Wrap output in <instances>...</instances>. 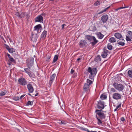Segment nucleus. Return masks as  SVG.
<instances>
[{
  "label": "nucleus",
  "instance_id": "24",
  "mask_svg": "<svg viewBox=\"0 0 132 132\" xmlns=\"http://www.w3.org/2000/svg\"><path fill=\"white\" fill-rule=\"evenodd\" d=\"M101 57L100 55H98L97 57L95 59V61L98 62L101 60Z\"/></svg>",
  "mask_w": 132,
  "mask_h": 132
},
{
  "label": "nucleus",
  "instance_id": "50",
  "mask_svg": "<svg viewBox=\"0 0 132 132\" xmlns=\"http://www.w3.org/2000/svg\"><path fill=\"white\" fill-rule=\"evenodd\" d=\"M24 96V95H22L20 97V99H21L22 98H23Z\"/></svg>",
  "mask_w": 132,
  "mask_h": 132
},
{
  "label": "nucleus",
  "instance_id": "4",
  "mask_svg": "<svg viewBox=\"0 0 132 132\" xmlns=\"http://www.w3.org/2000/svg\"><path fill=\"white\" fill-rule=\"evenodd\" d=\"M88 72L90 73L89 75V78L91 79H93L94 77L96 75L97 72V69L96 68H94L92 69L90 67H89L88 69Z\"/></svg>",
  "mask_w": 132,
  "mask_h": 132
},
{
  "label": "nucleus",
  "instance_id": "31",
  "mask_svg": "<svg viewBox=\"0 0 132 132\" xmlns=\"http://www.w3.org/2000/svg\"><path fill=\"white\" fill-rule=\"evenodd\" d=\"M107 97L106 96L103 94H102L100 96V98L102 100H103L106 98Z\"/></svg>",
  "mask_w": 132,
  "mask_h": 132
},
{
  "label": "nucleus",
  "instance_id": "62",
  "mask_svg": "<svg viewBox=\"0 0 132 132\" xmlns=\"http://www.w3.org/2000/svg\"><path fill=\"white\" fill-rule=\"evenodd\" d=\"M10 42H11V40L10 39Z\"/></svg>",
  "mask_w": 132,
  "mask_h": 132
},
{
  "label": "nucleus",
  "instance_id": "22",
  "mask_svg": "<svg viewBox=\"0 0 132 132\" xmlns=\"http://www.w3.org/2000/svg\"><path fill=\"white\" fill-rule=\"evenodd\" d=\"M109 41L111 43H113L116 42V40L114 37H112L109 39Z\"/></svg>",
  "mask_w": 132,
  "mask_h": 132
},
{
  "label": "nucleus",
  "instance_id": "36",
  "mask_svg": "<svg viewBox=\"0 0 132 132\" xmlns=\"http://www.w3.org/2000/svg\"><path fill=\"white\" fill-rule=\"evenodd\" d=\"M32 103L30 101H29L27 103V105H32Z\"/></svg>",
  "mask_w": 132,
  "mask_h": 132
},
{
  "label": "nucleus",
  "instance_id": "21",
  "mask_svg": "<svg viewBox=\"0 0 132 132\" xmlns=\"http://www.w3.org/2000/svg\"><path fill=\"white\" fill-rule=\"evenodd\" d=\"M47 34V31L46 30H44L42 33L41 35V38H45Z\"/></svg>",
  "mask_w": 132,
  "mask_h": 132
},
{
  "label": "nucleus",
  "instance_id": "28",
  "mask_svg": "<svg viewBox=\"0 0 132 132\" xmlns=\"http://www.w3.org/2000/svg\"><path fill=\"white\" fill-rule=\"evenodd\" d=\"M127 36L128 37H129L131 39H132V32L131 31H128Z\"/></svg>",
  "mask_w": 132,
  "mask_h": 132
},
{
  "label": "nucleus",
  "instance_id": "15",
  "mask_svg": "<svg viewBox=\"0 0 132 132\" xmlns=\"http://www.w3.org/2000/svg\"><path fill=\"white\" fill-rule=\"evenodd\" d=\"M108 18V16L106 14L102 16L101 18V19L103 23H104L106 22Z\"/></svg>",
  "mask_w": 132,
  "mask_h": 132
},
{
  "label": "nucleus",
  "instance_id": "63",
  "mask_svg": "<svg viewBox=\"0 0 132 132\" xmlns=\"http://www.w3.org/2000/svg\"><path fill=\"white\" fill-rule=\"evenodd\" d=\"M34 57H35V56L34 55Z\"/></svg>",
  "mask_w": 132,
  "mask_h": 132
},
{
  "label": "nucleus",
  "instance_id": "53",
  "mask_svg": "<svg viewBox=\"0 0 132 132\" xmlns=\"http://www.w3.org/2000/svg\"><path fill=\"white\" fill-rule=\"evenodd\" d=\"M61 124H64L65 123L64 122V121H61Z\"/></svg>",
  "mask_w": 132,
  "mask_h": 132
},
{
  "label": "nucleus",
  "instance_id": "58",
  "mask_svg": "<svg viewBox=\"0 0 132 132\" xmlns=\"http://www.w3.org/2000/svg\"><path fill=\"white\" fill-rule=\"evenodd\" d=\"M117 110V109H116H116H114V111H116Z\"/></svg>",
  "mask_w": 132,
  "mask_h": 132
},
{
  "label": "nucleus",
  "instance_id": "19",
  "mask_svg": "<svg viewBox=\"0 0 132 132\" xmlns=\"http://www.w3.org/2000/svg\"><path fill=\"white\" fill-rule=\"evenodd\" d=\"M27 88L30 92H33V88L32 85L30 84H28L27 85Z\"/></svg>",
  "mask_w": 132,
  "mask_h": 132
},
{
  "label": "nucleus",
  "instance_id": "51",
  "mask_svg": "<svg viewBox=\"0 0 132 132\" xmlns=\"http://www.w3.org/2000/svg\"><path fill=\"white\" fill-rule=\"evenodd\" d=\"M7 56H8V57L9 58V59L10 58H11V56L10 55V54H7Z\"/></svg>",
  "mask_w": 132,
  "mask_h": 132
},
{
  "label": "nucleus",
  "instance_id": "32",
  "mask_svg": "<svg viewBox=\"0 0 132 132\" xmlns=\"http://www.w3.org/2000/svg\"><path fill=\"white\" fill-rule=\"evenodd\" d=\"M127 7H120L117 8L116 9H115V10L116 11H117L121 9H124V8H127Z\"/></svg>",
  "mask_w": 132,
  "mask_h": 132
},
{
  "label": "nucleus",
  "instance_id": "16",
  "mask_svg": "<svg viewBox=\"0 0 132 132\" xmlns=\"http://www.w3.org/2000/svg\"><path fill=\"white\" fill-rule=\"evenodd\" d=\"M87 42L85 40H81L79 43V45L81 47H82L86 44Z\"/></svg>",
  "mask_w": 132,
  "mask_h": 132
},
{
  "label": "nucleus",
  "instance_id": "26",
  "mask_svg": "<svg viewBox=\"0 0 132 132\" xmlns=\"http://www.w3.org/2000/svg\"><path fill=\"white\" fill-rule=\"evenodd\" d=\"M127 73L129 77L132 78V70H129L128 71Z\"/></svg>",
  "mask_w": 132,
  "mask_h": 132
},
{
  "label": "nucleus",
  "instance_id": "25",
  "mask_svg": "<svg viewBox=\"0 0 132 132\" xmlns=\"http://www.w3.org/2000/svg\"><path fill=\"white\" fill-rule=\"evenodd\" d=\"M98 37L100 39H102L104 37V35L101 32H99L97 34Z\"/></svg>",
  "mask_w": 132,
  "mask_h": 132
},
{
  "label": "nucleus",
  "instance_id": "60",
  "mask_svg": "<svg viewBox=\"0 0 132 132\" xmlns=\"http://www.w3.org/2000/svg\"><path fill=\"white\" fill-rule=\"evenodd\" d=\"M31 35H32V36L33 35V34H32H32H31Z\"/></svg>",
  "mask_w": 132,
  "mask_h": 132
},
{
  "label": "nucleus",
  "instance_id": "52",
  "mask_svg": "<svg viewBox=\"0 0 132 132\" xmlns=\"http://www.w3.org/2000/svg\"><path fill=\"white\" fill-rule=\"evenodd\" d=\"M8 64L9 65H10L11 64V62L9 61V63H8Z\"/></svg>",
  "mask_w": 132,
  "mask_h": 132
},
{
  "label": "nucleus",
  "instance_id": "13",
  "mask_svg": "<svg viewBox=\"0 0 132 132\" xmlns=\"http://www.w3.org/2000/svg\"><path fill=\"white\" fill-rule=\"evenodd\" d=\"M125 40L124 39L121 38L117 40V43L119 45L123 46L125 44Z\"/></svg>",
  "mask_w": 132,
  "mask_h": 132
},
{
  "label": "nucleus",
  "instance_id": "29",
  "mask_svg": "<svg viewBox=\"0 0 132 132\" xmlns=\"http://www.w3.org/2000/svg\"><path fill=\"white\" fill-rule=\"evenodd\" d=\"M8 51L11 53H12L15 52V49L12 48H10Z\"/></svg>",
  "mask_w": 132,
  "mask_h": 132
},
{
  "label": "nucleus",
  "instance_id": "33",
  "mask_svg": "<svg viewBox=\"0 0 132 132\" xmlns=\"http://www.w3.org/2000/svg\"><path fill=\"white\" fill-rule=\"evenodd\" d=\"M126 40L127 41V42H129L130 41H131V38H130L129 37H128V36L127 35L126 36Z\"/></svg>",
  "mask_w": 132,
  "mask_h": 132
},
{
  "label": "nucleus",
  "instance_id": "57",
  "mask_svg": "<svg viewBox=\"0 0 132 132\" xmlns=\"http://www.w3.org/2000/svg\"><path fill=\"white\" fill-rule=\"evenodd\" d=\"M38 93H37L35 95V96H38Z\"/></svg>",
  "mask_w": 132,
  "mask_h": 132
},
{
  "label": "nucleus",
  "instance_id": "6",
  "mask_svg": "<svg viewBox=\"0 0 132 132\" xmlns=\"http://www.w3.org/2000/svg\"><path fill=\"white\" fill-rule=\"evenodd\" d=\"M16 15L18 16L19 18H25L27 19L29 16L28 13L26 12H21V13L18 12L16 13Z\"/></svg>",
  "mask_w": 132,
  "mask_h": 132
},
{
  "label": "nucleus",
  "instance_id": "55",
  "mask_svg": "<svg viewBox=\"0 0 132 132\" xmlns=\"http://www.w3.org/2000/svg\"><path fill=\"white\" fill-rule=\"evenodd\" d=\"M3 96L1 93H0V96Z\"/></svg>",
  "mask_w": 132,
  "mask_h": 132
},
{
  "label": "nucleus",
  "instance_id": "59",
  "mask_svg": "<svg viewBox=\"0 0 132 132\" xmlns=\"http://www.w3.org/2000/svg\"><path fill=\"white\" fill-rule=\"evenodd\" d=\"M50 0V1H54V0Z\"/></svg>",
  "mask_w": 132,
  "mask_h": 132
},
{
  "label": "nucleus",
  "instance_id": "10",
  "mask_svg": "<svg viewBox=\"0 0 132 132\" xmlns=\"http://www.w3.org/2000/svg\"><path fill=\"white\" fill-rule=\"evenodd\" d=\"M106 48H103V51L102 53L101 56L103 58H105L108 55L109 53V51L106 49Z\"/></svg>",
  "mask_w": 132,
  "mask_h": 132
},
{
  "label": "nucleus",
  "instance_id": "9",
  "mask_svg": "<svg viewBox=\"0 0 132 132\" xmlns=\"http://www.w3.org/2000/svg\"><path fill=\"white\" fill-rule=\"evenodd\" d=\"M112 97L114 99L117 100L121 98V95L119 93H115L113 94Z\"/></svg>",
  "mask_w": 132,
  "mask_h": 132
},
{
  "label": "nucleus",
  "instance_id": "11",
  "mask_svg": "<svg viewBox=\"0 0 132 132\" xmlns=\"http://www.w3.org/2000/svg\"><path fill=\"white\" fill-rule=\"evenodd\" d=\"M35 22H43V18L42 16L41 15H39L37 16L36 18H35Z\"/></svg>",
  "mask_w": 132,
  "mask_h": 132
},
{
  "label": "nucleus",
  "instance_id": "44",
  "mask_svg": "<svg viewBox=\"0 0 132 132\" xmlns=\"http://www.w3.org/2000/svg\"><path fill=\"white\" fill-rule=\"evenodd\" d=\"M5 46L6 48L8 50H9V48H10L9 46L6 44H5Z\"/></svg>",
  "mask_w": 132,
  "mask_h": 132
},
{
  "label": "nucleus",
  "instance_id": "34",
  "mask_svg": "<svg viewBox=\"0 0 132 132\" xmlns=\"http://www.w3.org/2000/svg\"><path fill=\"white\" fill-rule=\"evenodd\" d=\"M80 129L82 130L86 131H88V129L85 128L81 127Z\"/></svg>",
  "mask_w": 132,
  "mask_h": 132
},
{
  "label": "nucleus",
  "instance_id": "14",
  "mask_svg": "<svg viewBox=\"0 0 132 132\" xmlns=\"http://www.w3.org/2000/svg\"><path fill=\"white\" fill-rule=\"evenodd\" d=\"M56 76V74L55 73H54L50 76V80L49 81V84L50 86L51 85L53 82Z\"/></svg>",
  "mask_w": 132,
  "mask_h": 132
},
{
  "label": "nucleus",
  "instance_id": "30",
  "mask_svg": "<svg viewBox=\"0 0 132 132\" xmlns=\"http://www.w3.org/2000/svg\"><path fill=\"white\" fill-rule=\"evenodd\" d=\"M112 46L110 43H109L108 45V48L109 50H111L112 49Z\"/></svg>",
  "mask_w": 132,
  "mask_h": 132
},
{
  "label": "nucleus",
  "instance_id": "5",
  "mask_svg": "<svg viewBox=\"0 0 132 132\" xmlns=\"http://www.w3.org/2000/svg\"><path fill=\"white\" fill-rule=\"evenodd\" d=\"M113 85L114 88L119 91H122L124 88V86L121 84H119L114 82Z\"/></svg>",
  "mask_w": 132,
  "mask_h": 132
},
{
  "label": "nucleus",
  "instance_id": "46",
  "mask_svg": "<svg viewBox=\"0 0 132 132\" xmlns=\"http://www.w3.org/2000/svg\"><path fill=\"white\" fill-rule=\"evenodd\" d=\"M75 70H73V69H71L70 73L71 74H73Z\"/></svg>",
  "mask_w": 132,
  "mask_h": 132
},
{
  "label": "nucleus",
  "instance_id": "23",
  "mask_svg": "<svg viewBox=\"0 0 132 132\" xmlns=\"http://www.w3.org/2000/svg\"><path fill=\"white\" fill-rule=\"evenodd\" d=\"M58 58V56L57 55H56L54 56L53 58L52 63H54L57 60Z\"/></svg>",
  "mask_w": 132,
  "mask_h": 132
},
{
  "label": "nucleus",
  "instance_id": "43",
  "mask_svg": "<svg viewBox=\"0 0 132 132\" xmlns=\"http://www.w3.org/2000/svg\"><path fill=\"white\" fill-rule=\"evenodd\" d=\"M121 105V104L120 103L117 106L116 108V109H118L119 108H120Z\"/></svg>",
  "mask_w": 132,
  "mask_h": 132
},
{
  "label": "nucleus",
  "instance_id": "27",
  "mask_svg": "<svg viewBox=\"0 0 132 132\" xmlns=\"http://www.w3.org/2000/svg\"><path fill=\"white\" fill-rule=\"evenodd\" d=\"M110 7V6L106 8L103 11H101L100 12H99L98 13V14H100L104 12H106L107 11V10H108Z\"/></svg>",
  "mask_w": 132,
  "mask_h": 132
},
{
  "label": "nucleus",
  "instance_id": "41",
  "mask_svg": "<svg viewBox=\"0 0 132 132\" xmlns=\"http://www.w3.org/2000/svg\"><path fill=\"white\" fill-rule=\"evenodd\" d=\"M51 57V55H50L48 56L46 58V61H49V60L50 59Z\"/></svg>",
  "mask_w": 132,
  "mask_h": 132
},
{
  "label": "nucleus",
  "instance_id": "56",
  "mask_svg": "<svg viewBox=\"0 0 132 132\" xmlns=\"http://www.w3.org/2000/svg\"><path fill=\"white\" fill-rule=\"evenodd\" d=\"M3 96L1 93H0V96Z\"/></svg>",
  "mask_w": 132,
  "mask_h": 132
},
{
  "label": "nucleus",
  "instance_id": "18",
  "mask_svg": "<svg viewBox=\"0 0 132 132\" xmlns=\"http://www.w3.org/2000/svg\"><path fill=\"white\" fill-rule=\"evenodd\" d=\"M114 36L117 39H120L121 38H122V35L120 33L118 32L115 33Z\"/></svg>",
  "mask_w": 132,
  "mask_h": 132
},
{
  "label": "nucleus",
  "instance_id": "45",
  "mask_svg": "<svg viewBox=\"0 0 132 132\" xmlns=\"http://www.w3.org/2000/svg\"><path fill=\"white\" fill-rule=\"evenodd\" d=\"M121 120L122 121H124L125 120V119L123 117H122L121 118Z\"/></svg>",
  "mask_w": 132,
  "mask_h": 132
},
{
  "label": "nucleus",
  "instance_id": "64",
  "mask_svg": "<svg viewBox=\"0 0 132 132\" xmlns=\"http://www.w3.org/2000/svg\"><path fill=\"white\" fill-rule=\"evenodd\" d=\"M31 40H32V39H31Z\"/></svg>",
  "mask_w": 132,
  "mask_h": 132
},
{
  "label": "nucleus",
  "instance_id": "17",
  "mask_svg": "<svg viewBox=\"0 0 132 132\" xmlns=\"http://www.w3.org/2000/svg\"><path fill=\"white\" fill-rule=\"evenodd\" d=\"M92 41H93L91 42L90 43L93 46L95 45L98 41L97 40H96L95 37L94 36L93 37V39Z\"/></svg>",
  "mask_w": 132,
  "mask_h": 132
},
{
  "label": "nucleus",
  "instance_id": "42",
  "mask_svg": "<svg viewBox=\"0 0 132 132\" xmlns=\"http://www.w3.org/2000/svg\"><path fill=\"white\" fill-rule=\"evenodd\" d=\"M3 95V96L5 95L6 93V92L5 90H3L2 92H1Z\"/></svg>",
  "mask_w": 132,
  "mask_h": 132
},
{
  "label": "nucleus",
  "instance_id": "48",
  "mask_svg": "<svg viewBox=\"0 0 132 132\" xmlns=\"http://www.w3.org/2000/svg\"><path fill=\"white\" fill-rule=\"evenodd\" d=\"M66 26V25L65 24H63L62 25V29H63L64 26Z\"/></svg>",
  "mask_w": 132,
  "mask_h": 132
},
{
  "label": "nucleus",
  "instance_id": "47",
  "mask_svg": "<svg viewBox=\"0 0 132 132\" xmlns=\"http://www.w3.org/2000/svg\"><path fill=\"white\" fill-rule=\"evenodd\" d=\"M77 73H75L73 76V78L76 77L77 76Z\"/></svg>",
  "mask_w": 132,
  "mask_h": 132
},
{
  "label": "nucleus",
  "instance_id": "2",
  "mask_svg": "<svg viewBox=\"0 0 132 132\" xmlns=\"http://www.w3.org/2000/svg\"><path fill=\"white\" fill-rule=\"evenodd\" d=\"M93 82L90 80L87 79L86 82L84 85L83 89L84 92H86L87 93H89L90 92V86L92 84Z\"/></svg>",
  "mask_w": 132,
  "mask_h": 132
},
{
  "label": "nucleus",
  "instance_id": "8",
  "mask_svg": "<svg viewBox=\"0 0 132 132\" xmlns=\"http://www.w3.org/2000/svg\"><path fill=\"white\" fill-rule=\"evenodd\" d=\"M42 28L41 25V24H38L34 27V31H36L38 33H39L41 32V30Z\"/></svg>",
  "mask_w": 132,
  "mask_h": 132
},
{
  "label": "nucleus",
  "instance_id": "49",
  "mask_svg": "<svg viewBox=\"0 0 132 132\" xmlns=\"http://www.w3.org/2000/svg\"><path fill=\"white\" fill-rule=\"evenodd\" d=\"M88 132H97L96 131H90L88 129V131H87Z\"/></svg>",
  "mask_w": 132,
  "mask_h": 132
},
{
  "label": "nucleus",
  "instance_id": "37",
  "mask_svg": "<svg viewBox=\"0 0 132 132\" xmlns=\"http://www.w3.org/2000/svg\"><path fill=\"white\" fill-rule=\"evenodd\" d=\"M19 97L17 96V97H14L13 98V99L15 101H17L18 100H19Z\"/></svg>",
  "mask_w": 132,
  "mask_h": 132
},
{
  "label": "nucleus",
  "instance_id": "40",
  "mask_svg": "<svg viewBox=\"0 0 132 132\" xmlns=\"http://www.w3.org/2000/svg\"><path fill=\"white\" fill-rule=\"evenodd\" d=\"M9 61L11 62H14V59L12 57H11L9 59Z\"/></svg>",
  "mask_w": 132,
  "mask_h": 132
},
{
  "label": "nucleus",
  "instance_id": "38",
  "mask_svg": "<svg viewBox=\"0 0 132 132\" xmlns=\"http://www.w3.org/2000/svg\"><path fill=\"white\" fill-rule=\"evenodd\" d=\"M39 36L38 35L36 34H35V38L34 39V41L36 42L37 38H38V37Z\"/></svg>",
  "mask_w": 132,
  "mask_h": 132
},
{
  "label": "nucleus",
  "instance_id": "3",
  "mask_svg": "<svg viewBox=\"0 0 132 132\" xmlns=\"http://www.w3.org/2000/svg\"><path fill=\"white\" fill-rule=\"evenodd\" d=\"M26 62L27 63L28 68L25 69L24 70L28 74L30 77H32V75L31 74L30 72H29L30 70L29 69L31 68L33 64L32 60H31L30 58H29L26 60Z\"/></svg>",
  "mask_w": 132,
  "mask_h": 132
},
{
  "label": "nucleus",
  "instance_id": "54",
  "mask_svg": "<svg viewBox=\"0 0 132 132\" xmlns=\"http://www.w3.org/2000/svg\"><path fill=\"white\" fill-rule=\"evenodd\" d=\"M81 59L80 58H78L77 59V61H79V60H80Z\"/></svg>",
  "mask_w": 132,
  "mask_h": 132
},
{
  "label": "nucleus",
  "instance_id": "7",
  "mask_svg": "<svg viewBox=\"0 0 132 132\" xmlns=\"http://www.w3.org/2000/svg\"><path fill=\"white\" fill-rule=\"evenodd\" d=\"M105 105H104V102L101 101L98 102L97 104V108L100 110L103 109L104 108Z\"/></svg>",
  "mask_w": 132,
  "mask_h": 132
},
{
  "label": "nucleus",
  "instance_id": "61",
  "mask_svg": "<svg viewBox=\"0 0 132 132\" xmlns=\"http://www.w3.org/2000/svg\"><path fill=\"white\" fill-rule=\"evenodd\" d=\"M28 95H31L30 94H29Z\"/></svg>",
  "mask_w": 132,
  "mask_h": 132
},
{
  "label": "nucleus",
  "instance_id": "12",
  "mask_svg": "<svg viewBox=\"0 0 132 132\" xmlns=\"http://www.w3.org/2000/svg\"><path fill=\"white\" fill-rule=\"evenodd\" d=\"M18 81L19 84L22 85H25L27 84L26 81L25 79L23 78L19 79Z\"/></svg>",
  "mask_w": 132,
  "mask_h": 132
},
{
  "label": "nucleus",
  "instance_id": "1",
  "mask_svg": "<svg viewBox=\"0 0 132 132\" xmlns=\"http://www.w3.org/2000/svg\"><path fill=\"white\" fill-rule=\"evenodd\" d=\"M106 111L102 110L96 109L95 112L96 113V118L97 120V123L99 125L102 124L103 119H105L106 117Z\"/></svg>",
  "mask_w": 132,
  "mask_h": 132
},
{
  "label": "nucleus",
  "instance_id": "35",
  "mask_svg": "<svg viewBox=\"0 0 132 132\" xmlns=\"http://www.w3.org/2000/svg\"><path fill=\"white\" fill-rule=\"evenodd\" d=\"M100 2L99 1H97L96 2H95L94 3V5L95 6H98V5H100Z\"/></svg>",
  "mask_w": 132,
  "mask_h": 132
},
{
  "label": "nucleus",
  "instance_id": "39",
  "mask_svg": "<svg viewBox=\"0 0 132 132\" xmlns=\"http://www.w3.org/2000/svg\"><path fill=\"white\" fill-rule=\"evenodd\" d=\"M110 91L113 92H116V90L113 88H112L111 89Z\"/></svg>",
  "mask_w": 132,
  "mask_h": 132
},
{
  "label": "nucleus",
  "instance_id": "20",
  "mask_svg": "<svg viewBox=\"0 0 132 132\" xmlns=\"http://www.w3.org/2000/svg\"><path fill=\"white\" fill-rule=\"evenodd\" d=\"M94 37L90 35H86L85 36V38L88 40L92 41Z\"/></svg>",
  "mask_w": 132,
  "mask_h": 132
}]
</instances>
